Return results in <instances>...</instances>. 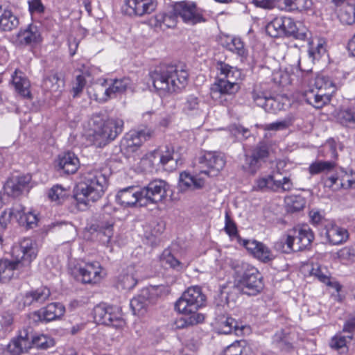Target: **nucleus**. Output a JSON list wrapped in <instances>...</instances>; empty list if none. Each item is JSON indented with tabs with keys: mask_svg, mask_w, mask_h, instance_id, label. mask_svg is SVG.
Instances as JSON below:
<instances>
[{
	"mask_svg": "<svg viewBox=\"0 0 355 355\" xmlns=\"http://www.w3.org/2000/svg\"><path fill=\"white\" fill-rule=\"evenodd\" d=\"M311 223L315 226L327 224L324 216L318 210L312 209L309 214Z\"/></svg>",
	"mask_w": 355,
	"mask_h": 355,
	"instance_id": "nucleus-59",
	"label": "nucleus"
},
{
	"mask_svg": "<svg viewBox=\"0 0 355 355\" xmlns=\"http://www.w3.org/2000/svg\"><path fill=\"white\" fill-rule=\"evenodd\" d=\"M168 184L162 180L151 181L146 187L141 189L143 200L146 202L157 203L166 196Z\"/></svg>",
	"mask_w": 355,
	"mask_h": 355,
	"instance_id": "nucleus-16",
	"label": "nucleus"
},
{
	"mask_svg": "<svg viewBox=\"0 0 355 355\" xmlns=\"http://www.w3.org/2000/svg\"><path fill=\"white\" fill-rule=\"evenodd\" d=\"M338 121L346 127L355 128V106L340 110L336 116Z\"/></svg>",
	"mask_w": 355,
	"mask_h": 355,
	"instance_id": "nucleus-32",
	"label": "nucleus"
},
{
	"mask_svg": "<svg viewBox=\"0 0 355 355\" xmlns=\"http://www.w3.org/2000/svg\"><path fill=\"white\" fill-rule=\"evenodd\" d=\"M239 329L241 330L238 322L232 317L224 316L220 318L218 322V331L219 334H229L233 331L236 333Z\"/></svg>",
	"mask_w": 355,
	"mask_h": 355,
	"instance_id": "nucleus-35",
	"label": "nucleus"
},
{
	"mask_svg": "<svg viewBox=\"0 0 355 355\" xmlns=\"http://www.w3.org/2000/svg\"><path fill=\"white\" fill-rule=\"evenodd\" d=\"M231 267L236 275V286L242 293L254 296L262 291V276L256 268L239 261H232Z\"/></svg>",
	"mask_w": 355,
	"mask_h": 355,
	"instance_id": "nucleus-7",
	"label": "nucleus"
},
{
	"mask_svg": "<svg viewBox=\"0 0 355 355\" xmlns=\"http://www.w3.org/2000/svg\"><path fill=\"white\" fill-rule=\"evenodd\" d=\"M340 20L346 24H355V5L347 3L345 5L339 12Z\"/></svg>",
	"mask_w": 355,
	"mask_h": 355,
	"instance_id": "nucleus-45",
	"label": "nucleus"
},
{
	"mask_svg": "<svg viewBox=\"0 0 355 355\" xmlns=\"http://www.w3.org/2000/svg\"><path fill=\"white\" fill-rule=\"evenodd\" d=\"M320 234H324L327 241L332 245L341 244L345 242L349 236L346 229L332 223L325 224Z\"/></svg>",
	"mask_w": 355,
	"mask_h": 355,
	"instance_id": "nucleus-19",
	"label": "nucleus"
},
{
	"mask_svg": "<svg viewBox=\"0 0 355 355\" xmlns=\"http://www.w3.org/2000/svg\"><path fill=\"white\" fill-rule=\"evenodd\" d=\"M34 331L32 327H26L19 330L17 336L7 345L8 352L12 355H21L33 348Z\"/></svg>",
	"mask_w": 355,
	"mask_h": 355,
	"instance_id": "nucleus-12",
	"label": "nucleus"
},
{
	"mask_svg": "<svg viewBox=\"0 0 355 355\" xmlns=\"http://www.w3.org/2000/svg\"><path fill=\"white\" fill-rule=\"evenodd\" d=\"M230 132L236 137L241 135L242 138L247 139L250 136V132L249 129L240 125H232L230 127Z\"/></svg>",
	"mask_w": 355,
	"mask_h": 355,
	"instance_id": "nucleus-60",
	"label": "nucleus"
},
{
	"mask_svg": "<svg viewBox=\"0 0 355 355\" xmlns=\"http://www.w3.org/2000/svg\"><path fill=\"white\" fill-rule=\"evenodd\" d=\"M244 347L241 343L236 341L232 345L227 346L223 352L225 355H243Z\"/></svg>",
	"mask_w": 355,
	"mask_h": 355,
	"instance_id": "nucleus-58",
	"label": "nucleus"
},
{
	"mask_svg": "<svg viewBox=\"0 0 355 355\" xmlns=\"http://www.w3.org/2000/svg\"><path fill=\"white\" fill-rule=\"evenodd\" d=\"M252 154L260 162L264 160L269 155L268 145L265 141L259 142L253 149Z\"/></svg>",
	"mask_w": 355,
	"mask_h": 355,
	"instance_id": "nucleus-56",
	"label": "nucleus"
},
{
	"mask_svg": "<svg viewBox=\"0 0 355 355\" xmlns=\"http://www.w3.org/2000/svg\"><path fill=\"white\" fill-rule=\"evenodd\" d=\"M150 77L159 95L166 96L185 87L188 73L184 69H178L176 66L164 65L156 68L150 73Z\"/></svg>",
	"mask_w": 355,
	"mask_h": 355,
	"instance_id": "nucleus-5",
	"label": "nucleus"
},
{
	"mask_svg": "<svg viewBox=\"0 0 355 355\" xmlns=\"http://www.w3.org/2000/svg\"><path fill=\"white\" fill-rule=\"evenodd\" d=\"M101 268L98 263L78 264L70 267V273L83 284H96L101 279Z\"/></svg>",
	"mask_w": 355,
	"mask_h": 355,
	"instance_id": "nucleus-13",
	"label": "nucleus"
},
{
	"mask_svg": "<svg viewBox=\"0 0 355 355\" xmlns=\"http://www.w3.org/2000/svg\"><path fill=\"white\" fill-rule=\"evenodd\" d=\"M309 88L322 91V92H331L334 89V84L328 77L324 76H317L311 82Z\"/></svg>",
	"mask_w": 355,
	"mask_h": 355,
	"instance_id": "nucleus-38",
	"label": "nucleus"
},
{
	"mask_svg": "<svg viewBox=\"0 0 355 355\" xmlns=\"http://www.w3.org/2000/svg\"><path fill=\"white\" fill-rule=\"evenodd\" d=\"M205 295L202 293L200 287L191 286L184 291L175 302V308L182 313L194 314L205 304Z\"/></svg>",
	"mask_w": 355,
	"mask_h": 355,
	"instance_id": "nucleus-10",
	"label": "nucleus"
},
{
	"mask_svg": "<svg viewBox=\"0 0 355 355\" xmlns=\"http://www.w3.org/2000/svg\"><path fill=\"white\" fill-rule=\"evenodd\" d=\"M33 347L46 349L54 345V341L50 337L40 334L34 333L32 340Z\"/></svg>",
	"mask_w": 355,
	"mask_h": 355,
	"instance_id": "nucleus-46",
	"label": "nucleus"
},
{
	"mask_svg": "<svg viewBox=\"0 0 355 355\" xmlns=\"http://www.w3.org/2000/svg\"><path fill=\"white\" fill-rule=\"evenodd\" d=\"M160 261L163 266H168L178 271L184 268V263L177 259L173 254H172L169 249H165L163 251L160 256Z\"/></svg>",
	"mask_w": 355,
	"mask_h": 355,
	"instance_id": "nucleus-37",
	"label": "nucleus"
},
{
	"mask_svg": "<svg viewBox=\"0 0 355 355\" xmlns=\"http://www.w3.org/2000/svg\"><path fill=\"white\" fill-rule=\"evenodd\" d=\"M292 124V119L287 118L282 121H275L271 123L263 124L261 128L268 131H279L288 128Z\"/></svg>",
	"mask_w": 355,
	"mask_h": 355,
	"instance_id": "nucleus-52",
	"label": "nucleus"
},
{
	"mask_svg": "<svg viewBox=\"0 0 355 355\" xmlns=\"http://www.w3.org/2000/svg\"><path fill=\"white\" fill-rule=\"evenodd\" d=\"M107 80H105L103 83L101 85H96L94 87V98L99 103L106 102L109 98H112L110 92L109 91V87L104 88V83H106Z\"/></svg>",
	"mask_w": 355,
	"mask_h": 355,
	"instance_id": "nucleus-48",
	"label": "nucleus"
},
{
	"mask_svg": "<svg viewBox=\"0 0 355 355\" xmlns=\"http://www.w3.org/2000/svg\"><path fill=\"white\" fill-rule=\"evenodd\" d=\"M283 23V31L284 36H293V37L304 40L307 37L306 28L297 26L294 20L290 17H282Z\"/></svg>",
	"mask_w": 355,
	"mask_h": 355,
	"instance_id": "nucleus-24",
	"label": "nucleus"
},
{
	"mask_svg": "<svg viewBox=\"0 0 355 355\" xmlns=\"http://www.w3.org/2000/svg\"><path fill=\"white\" fill-rule=\"evenodd\" d=\"M302 96L305 101L316 109H320L331 101L329 92H322L317 89L309 88L303 92Z\"/></svg>",
	"mask_w": 355,
	"mask_h": 355,
	"instance_id": "nucleus-21",
	"label": "nucleus"
},
{
	"mask_svg": "<svg viewBox=\"0 0 355 355\" xmlns=\"http://www.w3.org/2000/svg\"><path fill=\"white\" fill-rule=\"evenodd\" d=\"M251 94L254 102L258 106H261V105H263V101H264L265 98H266V96L265 93L261 91L259 87L255 86Z\"/></svg>",
	"mask_w": 355,
	"mask_h": 355,
	"instance_id": "nucleus-63",
	"label": "nucleus"
},
{
	"mask_svg": "<svg viewBox=\"0 0 355 355\" xmlns=\"http://www.w3.org/2000/svg\"><path fill=\"white\" fill-rule=\"evenodd\" d=\"M179 17V15H176L174 12V8L173 9V12L170 13H164V26L166 28H171L176 26L177 24V18Z\"/></svg>",
	"mask_w": 355,
	"mask_h": 355,
	"instance_id": "nucleus-61",
	"label": "nucleus"
},
{
	"mask_svg": "<svg viewBox=\"0 0 355 355\" xmlns=\"http://www.w3.org/2000/svg\"><path fill=\"white\" fill-rule=\"evenodd\" d=\"M19 25V19L12 12L3 6H0V29L10 31Z\"/></svg>",
	"mask_w": 355,
	"mask_h": 355,
	"instance_id": "nucleus-26",
	"label": "nucleus"
},
{
	"mask_svg": "<svg viewBox=\"0 0 355 355\" xmlns=\"http://www.w3.org/2000/svg\"><path fill=\"white\" fill-rule=\"evenodd\" d=\"M311 275L317 277L318 280L324 284H329L330 282V273L328 269L324 266L318 264L313 265L311 270Z\"/></svg>",
	"mask_w": 355,
	"mask_h": 355,
	"instance_id": "nucleus-51",
	"label": "nucleus"
},
{
	"mask_svg": "<svg viewBox=\"0 0 355 355\" xmlns=\"http://www.w3.org/2000/svg\"><path fill=\"white\" fill-rule=\"evenodd\" d=\"M64 311L65 308L63 304L59 302H53L37 311L35 315L40 321L50 322L62 316Z\"/></svg>",
	"mask_w": 355,
	"mask_h": 355,
	"instance_id": "nucleus-23",
	"label": "nucleus"
},
{
	"mask_svg": "<svg viewBox=\"0 0 355 355\" xmlns=\"http://www.w3.org/2000/svg\"><path fill=\"white\" fill-rule=\"evenodd\" d=\"M150 292L148 289H143L140 294L130 301V307L135 315H141L146 311L150 304Z\"/></svg>",
	"mask_w": 355,
	"mask_h": 355,
	"instance_id": "nucleus-25",
	"label": "nucleus"
},
{
	"mask_svg": "<svg viewBox=\"0 0 355 355\" xmlns=\"http://www.w3.org/2000/svg\"><path fill=\"white\" fill-rule=\"evenodd\" d=\"M245 248L259 261L267 263L274 259V255L268 246L255 240L246 241L244 243Z\"/></svg>",
	"mask_w": 355,
	"mask_h": 355,
	"instance_id": "nucleus-20",
	"label": "nucleus"
},
{
	"mask_svg": "<svg viewBox=\"0 0 355 355\" xmlns=\"http://www.w3.org/2000/svg\"><path fill=\"white\" fill-rule=\"evenodd\" d=\"M107 181L98 169H89L80 174L76 180L73 197L79 204L85 205L96 202L104 194Z\"/></svg>",
	"mask_w": 355,
	"mask_h": 355,
	"instance_id": "nucleus-2",
	"label": "nucleus"
},
{
	"mask_svg": "<svg viewBox=\"0 0 355 355\" xmlns=\"http://www.w3.org/2000/svg\"><path fill=\"white\" fill-rule=\"evenodd\" d=\"M225 231L230 236H235L238 234L236 225L227 212L225 214Z\"/></svg>",
	"mask_w": 355,
	"mask_h": 355,
	"instance_id": "nucleus-62",
	"label": "nucleus"
},
{
	"mask_svg": "<svg viewBox=\"0 0 355 355\" xmlns=\"http://www.w3.org/2000/svg\"><path fill=\"white\" fill-rule=\"evenodd\" d=\"M153 156L166 171H172L177 167V160L174 159L173 152L169 150L164 153L155 150Z\"/></svg>",
	"mask_w": 355,
	"mask_h": 355,
	"instance_id": "nucleus-29",
	"label": "nucleus"
},
{
	"mask_svg": "<svg viewBox=\"0 0 355 355\" xmlns=\"http://www.w3.org/2000/svg\"><path fill=\"white\" fill-rule=\"evenodd\" d=\"M324 42L322 40H318L315 45L314 42L311 43V46L309 49V55L310 58L315 60H319L326 53V48L324 46Z\"/></svg>",
	"mask_w": 355,
	"mask_h": 355,
	"instance_id": "nucleus-54",
	"label": "nucleus"
},
{
	"mask_svg": "<svg viewBox=\"0 0 355 355\" xmlns=\"http://www.w3.org/2000/svg\"><path fill=\"white\" fill-rule=\"evenodd\" d=\"M48 198L56 204H62L66 200L67 191L62 185L55 184L49 189Z\"/></svg>",
	"mask_w": 355,
	"mask_h": 355,
	"instance_id": "nucleus-43",
	"label": "nucleus"
},
{
	"mask_svg": "<svg viewBox=\"0 0 355 355\" xmlns=\"http://www.w3.org/2000/svg\"><path fill=\"white\" fill-rule=\"evenodd\" d=\"M86 85V80L83 74H78L76 77V80L72 83L71 92L73 98L79 97L83 92Z\"/></svg>",
	"mask_w": 355,
	"mask_h": 355,
	"instance_id": "nucleus-53",
	"label": "nucleus"
},
{
	"mask_svg": "<svg viewBox=\"0 0 355 355\" xmlns=\"http://www.w3.org/2000/svg\"><path fill=\"white\" fill-rule=\"evenodd\" d=\"M259 159L252 153L250 156H245L244 168L250 173H254L259 167Z\"/></svg>",
	"mask_w": 355,
	"mask_h": 355,
	"instance_id": "nucleus-57",
	"label": "nucleus"
},
{
	"mask_svg": "<svg viewBox=\"0 0 355 355\" xmlns=\"http://www.w3.org/2000/svg\"><path fill=\"white\" fill-rule=\"evenodd\" d=\"M216 68L218 74L223 77L218 78L210 87V94L213 99L227 105L228 97H232L240 89L236 80L241 76V71L222 61L216 62Z\"/></svg>",
	"mask_w": 355,
	"mask_h": 355,
	"instance_id": "nucleus-6",
	"label": "nucleus"
},
{
	"mask_svg": "<svg viewBox=\"0 0 355 355\" xmlns=\"http://www.w3.org/2000/svg\"><path fill=\"white\" fill-rule=\"evenodd\" d=\"M31 179L29 174L12 175L5 182L3 190L8 196L17 198L24 192H28Z\"/></svg>",
	"mask_w": 355,
	"mask_h": 355,
	"instance_id": "nucleus-14",
	"label": "nucleus"
},
{
	"mask_svg": "<svg viewBox=\"0 0 355 355\" xmlns=\"http://www.w3.org/2000/svg\"><path fill=\"white\" fill-rule=\"evenodd\" d=\"M130 85L131 80L126 77L112 80V83L109 86V91L111 93L112 97L117 94H121L125 92Z\"/></svg>",
	"mask_w": 355,
	"mask_h": 355,
	"instance_id": "nucleus-42",
	"label": "nucleus"
},
{
	"mask_svg": "<svg viewBox=\"0 0 355 355\" xmlns=\"http://www.w3.org/2000/svg\"><path fill=\"white\" fill-rule=\"evenodd\" d=\"M123 121L119 118L105 117L100 114H93L86 126V135L97 147H103L114 140L123 131Z\"/></svg>",
	"mask_w": 355,
	"mask_h": 355,
	"instance_id": "nucleus-4",
	"label": "nucleus"
},
{
	"mask_svg": "<svg viewBox=\"0 0 355 355\" xmlns=\"http://www.w3.org/2000/svg\"><path fill=\"white\" fill-rule=\"evenodd\" d=\"M153 131L148 128H139L128 132L121 141V146L128 152H135L144 142L152 137Z\"/></svg>",
	"mask_w": 355,
	"mask_h": 355,
	"instance_id": "nucleus-15",
	"label": "nucleus"
},
{
	"mask_svg": "<svg viewBox=\"0 0 355 355\" xmlns=\"http://www.w3.org/2000/svg\"><path fill=\"white\" fill-rule=\"evenodd\" d=\"M137 284V278L132 272L122 273L118 277L116 283L119 289L130 291Z\"/></svg>",
	"mask_w": 355,
	"mask_h": 355,
	"instance_id": "nucleus-39",
	"label": "nucleus"
},
{
	"mask_svg": "<svg viewBox=\"0 0 355 355\" xmlns=\"http://www.w3.org/2000/svg\"><path fill=\"white\" fill-rule=\"evenodd\" d=\"M174 12L182 21L189 25H196L207 21L204 14L205 10L198 8L192 1H180L174 5Z\"/></svg>",
	"mask_w": 355,
	"mask_h": 355,
	"instance_id": "nucleus-11",
	"label": "nucleus"
},
{
	"mask_svg": "<svg viewBox=\"0 0 355 355\" xmlns=\"http://www.w3.org/2000/svg\"><path fill=\"white\" fill-rule=\"evenodd\" d=\"M255 191H277V183L271 175L258 178L253 186Z\"/></svg>",
	"mask_w": 355,
	"mask_h": 355,
	"instance_id": "nucleus-33",
	"label": "nucleus"
},
{
	"mask_svg": "<svg viewBox=\"0 0 355 355\" xmlns=\"http://www.w3.org/2000/svg\"><path fill=\"white\" fill-rule=\"evenodd\" d=\"M12 84L15 86L16 92L23 97H30V83L25 78L21 71H15L12 77Z\"/></svg>",
	"mask_w": 355,
	"mask_h": 355,
	"instance_id": "nucleus-30",
	"label": "nucleus"
},
{
	"mask_svg": "<svg viewBox=\"0 0 355 355\" xmlns=\"http://www.w3.org/2000/svg\"><path fill=\"white\" fill-rule=\"evenodd\" d=\"M292 232L295 235V239H298V244L301 245L298 249L306 248L314 239L313 232L308 225L295 227Z\"/></svg>",
	"mask_w": 355,
	"mask_h": 355,
	"instance_id": "nucleus-27",
	"label": "nucleus"
},
{
	"mask_svg": "<svg viewBox=\"0 0 355 355\" xmlns=\"http://www.w3.org/2000/svg\"><path fill=\"white\" fill-rule=\"evenodd\" d=\"M282 17H276L266 26V33L272 37L284 36Z\"/></svg>",
	"mask_w": 355,
	"mask_h": 355,
	"instance_id": "nucleus-44",
	"label": "nucleus"
},
{
	"mask_svg": "<svg viewBox=\"0 0 355 355\" xmlns=\"http://www.w3.org/2000/svg\"><path fill=\"white\" fill-rule=\"evenodd\" d=\"M50 289L46 286H41L36 289L27 291L21 298L24 306H30L34 304H43L50 297Z\"/></svg>",
	"mask_w": 355,
	"mask_h": 355,
	"instance_id": "nucleus-22",
	"label": "nucleus"
},
{
	"mask_svg": "<svg viewBox=\"0 0 355 355\" xmlns=\"http://www.w3.org/2000/svg\"><path fill=\"white\" fill-rule=\"evenodd\" d=\"M200 164L206 166L207 169L202 170L199 174L192 175L189 173L183 171L180 174L178 188L181 192L187 190L200 189L205 185V180L200 176L205 174L209 177H214L223 169L226 160L225 155L219 152H207L200 158Z\"/></svg>",
	"mask_w": 355,
	"mask_h": 355,
	"instance_id": "nucleus-3",
	"label": "nucleus"
},
{
	"mask_svg": "<svg viewBox=\"0 0 355 355\" xmlns=\"http://www.w3.org/2000/svg\"><path fill=\"white\" fill-rule=\"evenodd\" d=\"M36 244L29 238L21 240L12 248V260H0V282H7L12 278L27 277L30 274L31 263L36 258Z\"/></svg>",
	"mask_w": 355,
	"mask_h": 355,
	"instance_id": "nucleus-1",
	"label": "nucleus"
},
{
	"mask_svg": "<svg viewBox=\"0 0 355 355\" xmlns=\"http://www.w3.org/2000/svg\"><path fill=\"white\" fill-rule=\"evenodd\" d=\"M143 196L141 189L136 187H128L119 190L116 195V202L123 207H132L137 203L142 205Z\"/></svg>",
	"mask_w": 355,
	"mask_h": 355,
	"instance_id": "nucleus-17",
	"label": "nucleus"
},
{
	"mask_svg": "<svg viewBox=\"0 0 355 355\" xmlns=\"http://www.w3.org/2000/svg\"><path fill=\"white\" fill-rule=\"evenodd\" d=\"M95 320L104 325L121 329L125 325L121 309L116 306L99 304L94 308Z\"/></svg>",
	"mask_w": 355,
	"mask_h": 355,
	"instance_id": "nucleus-9",
	"label": "nucleus"
},
{
	"mask_svg": "<svg viewBox=\"0 0 355 355\" xmlns=\"http://www.w3.org/2000/svg\"><path fill=\"white\" fill-rule=\"evenodd\" d=\"M113 225L112 222L101 223L98 225L97 232L100 241L104 245H108L113 236Z\"/></svg>",
	"mask_w": 355,
	"mask_h": 355,
	"instance_id": "nucleus-34",
	"label": "nucleus"
},
{
	"mask_svg": "<svg viewBox=\"0 0 355 355\" xmlns=\"http://www.w3.org/2000/svg\"><path fill=\"white\" fill-rule=\"evenodd\" d=\"M204 106L205 103L197 96L190 95L184 103V110L189 114L194 111L202 110Z\"/></svg>",
	"mask_w": 355,
	"mask_h": 355,
	"instance_id": "nucleus-49",
	"label": "nucleus"
},
{
	"mask_svg": "<svg viewBox=\"0 0 355 355\" xmlns=\"http://www.w3.org/2000/svg\"><path fill=\"white\" fill-rule=\"evenodd\" d=\"M157 4V0H126L125 12L129 15L141 17L155 11Z\"/></svg>",
	"mask_w": 355,
	"mask_h": 355,
	"instance_id": "nucleus-18",
	"label": "nucleus"
},
{
	"mask_svg": "<svg viewBox=\"0 0 355 355\" xmlns=\"http://www.w3.org/2000/svg\"><path fill=\"white\" fill-rule=\"evenodd\" d=\"M16 219L18 224L26 228L35 227L38 222L37 215L32 211H26L21 205H16L8 210L3 211L0 216V227L5 230L10 219Z\"/></svg>",
	"mask_w": 355,
	"mask_h": 355,
	"instance_id": "nucleus-8",
	"label": "nucleus"
},
{
	"mask_svg": "<svg viewBox=\"0 0 355 355\" xmlns=\"http://www.w3.org/2000/svg\"><path fill=\"white\" fill-rule=\"evenodd\" d=\"M336 166L337 163L336 161H317L310 164L309 172L312 175L323 172H330Z\"/></svg>",
	"mask_w": 355,
	"mask_h": 355,
	"instance_id": "nucleus-36",
	"label": "nucleus"
},
{
	"mask_svg": "<svg viewBox=\"0 0 355 355\" xmlns=\"http://www.w3.org/2000/svg\"><path fill=\"white\" fill-rule=\"evenodd\" d=\"M40 33L37 26H28L26 29L21 30L17 35V40L19 44L28 45L36 43L40 40Z\"/></svg>",
	"mask_w": 355,
	"mask_h": 355,
	"instance_id": "nucleus-28",
	"label": "nucleus"
},
{
	"mask_svg": "<svg viewBox=\"0 0 355 355\" xmlns=\"http://www.w3.org/2000/svg\"><path fill=\"white\" fill-rule=\"evenodd\" d=\"M281 243L284 244L282 252L285 253H289L291 251L298 252L304 250L298 249L301 245L298 244V239H295V235L294 234L286 235V238L282 239Z\"/></svg>",
	"mask_w": 355,
	"mask_h": 355,
	"instance_id": "nucleus-47",
	"label": "nucleus"
},
{
	"mask_svg": "<svg viewBox=\"0 0 355 355\" xmlns=\"http://www.w3.org/2000/svg\"><path fill=\"white\" fill-rule=\"evenodd\" d=\"M187 315L184 318L178 319L175 322V328L184 329L189 326H193L202 322L205 318L204 315L200 313H184Z\"/></svg>",
	"mask_w": 355,
	"mask_h": 355,
	"instance_id": "nucleus-31",
	"label": "nucleus"
},
{
	"mask_svg": "<svg viewBox=\"0 0 355 355\" xmlns=\"http://www.w3.org/2000/svg\"><path fill=\"white\" fill-rule=\"evenodd\" d=\"M354 250L350 247H345L336 253L337 257L340 261H347L351 259L352 257H354Z\"/></svg>",
	"mask_w": 355,
	"mask_h": 355,
	"instance_id": "nucleus-64",
	"label": "nucleus"
},
{
	"mask_svg": "<svg viewBox=\"0 0 355 355\" xmlns=\"http://www.w3.org/2000/svg\"><path fill=\"white\" fill-rule=\"evenodd\" d=\"M272 342L282 349L291 348L289 336L283 330L277 331L272 337Z\"/></svg>",
	"mask_w": 355,
	"mask_h": 355,
	"instance_id": "nucleus-50",
	"label": "nucleus"
},
{
	"mask_svg": "<svg viewBox=\"0 0 355 355\" xmlns=\"http://www.w3.org/2000/svg\"><path fill=\"white\" fill-rule=\"evenodd\" d=\"M227 46L230 51L236 53L239 56H246V50L245 49L244 44L241 41V38H232L231 40V42L227 44Z\"/></svg>",
	"mask_w": 355,
	"mask_h": 355,
	"instance_id": "nucleus-55",
	"label": "nucleus"
},
{
	"mask_svg": "<svg viewBox=\"0 0 355 355\" xmlns=\"http://www.w3.org/2000/svg\"><path fill=\"white\" fill-rule=\"evenodd\" d=\"M286 210L288 212H295L302 210L306 205V200L301 196H289L285 198Z\"/></svg>",
	"mask_w": 355,
	"mask_h": 355,
	"instance_id": "nucleus-40",
	"label": "nucleus"
},
{
	"mask_svg": "<svg viewBox=\"0 0 355 355\" xmlns=\"http://www.w3.org/2000/svg\"><path fill=\"white\" fill-rule=\"evenodd\" d=\"M284 9L288 11H303L309 10L312 5L311 0H284Z\"/></svg>",
	"mask_w": 355,
	"mask_h": 355,
	"instance_id": "nucleus-41",
	"label": "nucleus"
}]
</instances>
